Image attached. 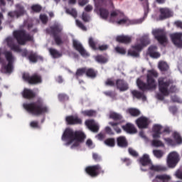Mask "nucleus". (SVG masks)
Returning a JSON list of instances; mask_svg holds the SVG:
<instances>
[{"label":"nucleus","instance_id":"f257e3e1","mask_svg":"<svg viewBox=\"0 0 182 182\" xmlns=\"http://www.w3.org/2000/svg\"><path fill=\"white\" fill-rule=\"evenodd\" d=\"M23 108L33 116H42L49 112V108L45 105L43 99L38 97L36 102L24 103Z\"/></svg>","mask_w":182,"mask_h":182},{"label":"nucleus","instance_id":"f03ea898","mask_svg":"<svg viewBox=\"0 0 182 182\" xmlns=\"http://www.w3.org/2000/svg\"><path fill=\"white\" fill-rule=\"evenodd\" d=\"M159 77V73L154 70H148L146 75V83L141 79L138 78L136 80V85L141 92H146V90H154L157 87V82L156 79Z\"/></svg>","mask_w":182,"mask_h":182},{"label":"nucleus","instance_id":"7ed1b4c3","mask_svg":"<svg viewBox=\"0 0 182 182\" xmlns=\"http://www.w3.org/2000/svg\"><path fill=\"white\" fill-rule=\"evenodd\" d=\"M174 81L171 78L167 77H160L158 79V86L160 93L164 96H168L170 93H176L177 87L174 85Z\"/></svg>","mask_w":182,"mask_h":182},{"label":"nucleus","instance_id":"20e7f679","mask_svg":"<svg viewBox=\"0 0 182 182\" xmlns=\"http://www.w3.org/2000/svg\"><path fill=\"white\" fill-rule=\"evenodd\" d=\"M14 38L18 45H26L27 42H34L33 36L26 33L25 30H16L13 33Z\"/></svg>","mask_w":182,"mask_h":182},{"label":"nucleus","instance_id":"39448f33","mask_svg":"<svg viewBox=\"0 0 182 182\" xmlns=\"http://www.w3.org/2000/svg\"><path fill=\"white\" fill-rule=\"evenodd\" d=\"M63 31V27L59 23H55L53 26H51L49 28L46 29L47 33L52 35L56 45L58 46L63 43L62 38H60V33Z\"/></svg>","mask_w":182,"mask_h":182},{"label":"nucleus","instance_id":"423d86ee","mask_svg":"<svg viewBox=\"0 0 182 182\" xmlns=\"http://www.w3.org/2000/svg\"><path fill=\"white\" fill-rule=\"evenodd\" d=\"M7 43V46L10 48L11 50H14V52H17V53H21L23 58H26L28 55H29V52L26 49H21V48L15 43V39L11 37H9L6 39Z\"/></svg>","mask_w":182,"mask_h":182},{"label":"nucleus","instance_id":"0eeeda50","mask_svg":"<svg viewBox=\"0 0 182 182\" xmlns=\"http://www.w3.org/2000/svg\"><path fill=\"white\" fill-rule=\"evenodd\" d=\"M3 55H4L8 62L7 65H3V70H4L6 73H12L14 69V54H12L11 51L5 50L3 52Z\"/></svg>","mask_w":182,"mask_h":182},{"label":"nucleus","instance_id":"6e6552de","mask_svg":"<svg viewBox=\"0 0 182 182\" xmlns=\"http://www.w3.org/2000/svg\"><path fill=\"white\" fill-rule=\"evenodd\" d=\"M24 82H28L29 85H39L42 83V77L38 73L30 75L28 73H24L22 75Z\"/></svg>","mask_w":182,"mask_h":182},{"label":"nucleus","instance_id":"1a4fd4ad","mask_svg":"<svg viewBox=\"0 0 182 182\" xmlns=\"http://www.w3.org/2000/svg\"><path fill=\"white\" fill-rule=\"evenodd\" d=\"M85 173L90 177H97L99 174H105V170L99 164L89 166L85 168Z\"/></svg>","mask_w":182,"mask_h":182},{"label":"nucleus","instance_id":"9d476101","mask_svg":"<svg viewBox=\"0 0 182 182\" xmlns=\"http://www.w3.org/2000/svg\"><path fill=\"white\" fill-rule=\"evenodd\" d=\"M152 35L161 45H164V43H167V34L166 33V31L164 29H154L152 31Z\"/></svg>","mask_w":182,"mask_h":182},{"label":"nucleus","instance_id":"9b49d317","mask_svg":"<svg viewBox=\"0 0 182 182\" xmlns=\"http://www.w3.org/2000/svg\"><path fill=\"white\" fill-rule=\"evenodd\" d=\"M111 18H119V19L116 21L117 25H129L130 19L124 16V14L117 10H114L110 14Z\"/></svg>","mask_w":182,"mask_h":182},{"label":"nucleus","instance_id":"f8f14e48","mask_svg":"<svg viewBox=\"0 0 182 182\" xmlns=\"http://www.w3.org/2000/svg\"><path fill=\"white\" fill-rule=\"evenodd\" d=\"M180 161L178 154L176 151H172L168 155L167 165L169 168H174Z\"/></svg>","mask_w":182,"mask_h":182},{"label":"nucleus","instance_id":"ddd939ff","mask_svg":"<svg viewBox=\"0 0 182 182\" xmlns=\"http://www.w3.org/2000/svg\"><path fill=\"white\" fill-rule=\"evenodd\" d=\"M75 139V131L70 128H66L64 131L62 140L66 141V146H69L73 143Z\"/></svg>","mask_w":182,"mask_h":182},{"label":"nucleus","instance_id":"4468645a","mask_svg":"<svg viewBox=\"0 0 182 182\" xmlns=\"http://www.w3.org/2000/svg\"><path fill=\"white\" fill-rule=\"evenodd\" d=\"M174 140L171 139V138H164V141L168 146H176V144H182V138L181 135L177 132H175L172 134Z\"/></svg>","mask_w":182,"mask_h":182},{"label":"nucleus","instance_id":"2eb2a0df","mask_svg":"<svg viewBox=\"0 0 182 182\" xmlns=\"http://www.w3.org/2000/svg\"><path fill=\"white\" fill-rule=\"evenodd\" d=\"M170 38L176 48L182 49V32L172 33L170 35Z\"/></svg>","mask_w":182,"mask_h":182},{"label":"nucleus","instance_id":"dca6fc26","mask_svg":"<svg viewBox=\"0 0 182 182\" xmlns=\"http://www.w3.org/2000/svg\"><path fill=\"white\" fill-rule=\"evenodd\" d=\"M65 122L69 126L80 125L82 124L83 121L77 116L69 115L65 117Z\"/></svg>","mask_w":182,"mask_h":182},{"label":"nucleus","instance_id":"f3484780","mask_svg":"<svg viewBox=\"0 0 182 182\" xmlns=\"http://www.w3.org/2000/svg\"><path fill=\"white\" fill-rule=\"evenodd\" d=\"M136 124L139 129H147L150 124V121L146 117H140L136 120Z\"/></svg>","mask_w":182,"mask_h":182},{"label":"nucleus","instance_id":"a211bd4d","mask_svg":"<svg viewBox=\"0 0 182 182\" xmlns=\"http://www.w3.org/2000/svg\"><path fill=\"white\" fill-rule=\"evenodd\" d=\"M73 46L74 49L79 52V53L81 55V56H89V54L87 52H86V50L83 48V46L79 41L77 40L73 41Z\"/></svg>","mask_w":182,"mask_h":182},{"label":"nucleus","instance_id":"6ab92c4d","mask_svg":"<svg viewBox=\"0 0 182 182\" xmlns=\"http://www.w3.org/2000/svg\"><path fill=\"white\" fill-rule=\"evenodd\" d=\"M160 15H159V21H164V19H167V18H171L173 16V11L168 8H161L159 9Z\"/></svg>","mask_w":182,"mask_h":182},{"label":"nucleus","instance_id":"aec40b11","mask_svg":"<svg viewBox=\"0 0 182 182\" xmlns=\"http://www.w3.org/2000/svg\"><path fill=\"white\" fill-rule=\"evenodd\" d=\"M85 124L93 133H97L99 132V125L95 123V119H87L85 122Z\"/></svg>","mask_w":182,"mask_h":182},{"label":"nucleus","instance_id":"412c9836","mask_svg":"<svg viewBox=\"0 0 182 182\" xmlns=\"http://www.w3.org/2000/svg\"><path fill=\"white\" fill-rule=\"evenodd\" d=\"M117 89H119L120 92H126L129 90V84L124 81V80L118 79L116 80Z\"/></svg>","mask_w":182,"mask_h":182},{"label":"nucleus","instance_id":"4be33fe9","mask_svg":"<svg viewBox=\"0 0 182 182\" xmlns=\"http://www.w3.org/2000/svg\"><path fill=\"white\" fill-rule=\"evenodd\" d=\"M121 127L124 132H126V133H129V134L137 133V129L134 127V124L130 122H127L125 125L121 126Z\"/></svg>","mask_w":182,"mask_h":182},{"label":"nucleus","instance_id":"5701e85b","mask_svg":"<svg viewBox=\"0 0 182 182\" xmlns=\"http://www.w3.org/2000/svg\"><path fill=\"white\" fill-rule=\"evenodd\" d=\"M22 96L24 99H35L36 97V93L33 90L28 88H25L22 92Z\"/></svg>","mask_w":182,"mask_h":182},{"label":"nucleus","instance_id":"b1692460","mask_svg":"<svg viewBox=\"0 0 182 182\" xmlns=\"http://www.w3.org/2000/svg\"><path fill=\"white\" fill-rule=\"evenodd\" d=\"M117 42L119 43H124V45H129L132 43V37L129 36H117L116 38Z\"/></svg>","mask_w":182,"mask_h":182},{"label":"nucleus","instance_id":"393cba45","mask_svg":"<svg viewBox=\"0 0 182 182\" xmlns=\"http://www.w3.org/2000/svg\"><path fill=\"white\" fill-rule=\"evenodd\" d=\"M86 139V134L82 131H75L74 134V141H79L80 143H83Z\"/></svg>","mask_w":182,"mask_h":182},{"label":"nucleus","instance_id":"a878e982","mask_svg":"<svg viewBox=\"0 0 182 182\" xmlns=\"http://www.w3.org/2000/svg\"><path fill=\"white\" fill-rule=\"evenodd\" d=\"M109 119L114 120V123H123V116L117 112H111L109 114Z\"/></svg>","mask_w":182,"mask_h":182},{"label":"nucleus","instance_id":"bb28decb","mask_svg":"<svg viewBox=\"0 0 182 182\" xmlns=\"http://www.w3.org/2000/svg\"><path fill=\"white\" fill-rule=\"evenodd\" d=\"M131 93L133 97L135 99H138L139 100L141 99L143 102H146V100H147V97L144 95V92H141L139 90H134L131 92Z\"/></svg>","mask_w":182,"mask_h":182},{"label":"nucleus","instance_id":"cd10ccee","mask_svg":"<svg viewBox=\"0 0 182 182\" xmlns=\"http://www.w3.org/2000/svg\"><path fill=\"white\" fill-rule=\"evenodd\" d=\"M117 144L118 147L126 149V147L129 146V142L127 141L126 136H121L117 138Z\"/></svg>","mask_w":182,"mask_h":182},{"label":"nucleus","instance_id":"c85d7f7f","mask_svg":"<svg viewBox=\"0 0 182 182\" xmlns=\"http://www.w3.org/2000/svg\"><path fill=\"white\" fill-rule=\"evenodd\" d=\"M171 176L167 174L157 175L154 180V182H170Z\"/></svg>","mask_w":182,"mask_h":182},{"label":"nucleus","instance_id":"c756f323","mask_svg":"<svg viewBox=\"0 0 182 182\" xmlns=\"http://www.w3.org/2000/svg\"><path fill=\"white\" fill-rule=\"evenodd\" d=\"M149 169L151 170V171H157L158 173H160L167 171L168 168L164 165H151L149 167Z\"/></svg>","mask_w":182,"mask_h":182},{"label":"nucleus","instance_id":"7c9ffc66","mask_svg":"<svg viewBox=\"0 0 182 182\" xmlns=\"http://www.w3.org/2000/svg\"><path fill=\"white\" fill-rule=\"evenodd\" d=\"M157 50V46H151L148 49V53L151 58H160V53L156 52Z\"/></svg>","mask_w":182,"mask_h":182},{"label":"nucleus","instance_id":"2f4dec72","mask_svg":"<svg viewBox=\"0 0 182 182\" xmlns=\"http://www.w3.org/2000/svg\"><path fill=\"white\" fill-rule=\"evenodd\" d=\"M122 122H109V125L112 126V127L113 128V129L114 130V132H116V133H117L118 134L122 133V129L120 127H122Z\"/></svg>","mask_w":182,"mask_h":182},{"label":"nucleus","instance_id":"473e14b6","mask_svg":"<svg viewBox=\"0 0 182 182\" xmlns=\"http://www.w3.org/2000/svg\"><path fill=\"white\" fill-rule=\"evenodd\" d=\"M139 163L144 166H149V164H151V159H150V156L148 154H145L139 159Z\"/></svg>","mask_w":182,"mask_h":182},{"label":"nucleus","instance_id":"72a5a7b5","mask_svg":"<svg viewBox=\"0 0 182 182\" xmlns=\"http://www.w3.org/2000/svg\"><path fill=\"white\" fill-rule=\"evenodd\" d=\"M85 75L87 77L90 79H95L97 76V71L93 68H85Z\"/></svg>","mask_w":182,"mask_h":182},{"label":"nucleus","instance_id":"f704fd0d","mask_svg":"<svg viewBox=\"0 0 182 182\" xmlns=\"http://www.w3.org/2000/svg\"><path fill=\"white\" fill-rule=\"evenodd\" d=\"M48 52L53 59H59V58H62V53L55 48H50Z\"/></svg>","mask_w":182,"mask_h":182},{"label":"nucleus","instance_id":"c9c22d12","mask_svg":"<svg viewBox=\"0 0 182 182\" xmlns=\"http://www.w3.org/2000/svg\"><path fill=\"white\" fill-rule=\"evenodd\" d=\"M16 11L18 14V16H23L25 14H26V10H25V7L21 4H16Z\"/></svg>","mask_w":182,"mask_h":182},{"label":"nucleus","instance_id":"e433bc0d","mask_svg":"<svg viewBox=\"0 0 182 182\" xmlns=\"http://www.w3.org/2000/svg\"><path fill=\"white\" fill-rule=\"evenodd\" d=\"M28 59L30 60V62H32L33 63H36L38 62V59H43L41 56L38 55L36 53H31L29 54Z\"/></svg>","mask_w":182,"mask_h":182},{"label":"nucleus","instance_id":"4c0bfd02","mask_svg":"<svg viewBox=\"0 0 182 182\" xmlns=\"http://www.w3.org/2000/svg\"><path fill=\"white\" fill-rule=\"evenodd\" d=\"M127 112L132 117H137V116H140V110L136 108H129L127 110Z\"/></svg>","mask_w":182,"mask_h":182},{"label":"nucleus","instance_id":"58836bf2","mask_svg":"<svg viewBox=\"0 0 182 182\" xmlns=\"http://www.w3.org/2000/svg\"><path fill=\"white\" fill-rule=\"evenodd\" d=\"M99 12H100V16L102 19H107V18H109V10L105 8H100L99 9Z\"/></svg>","mask_w":182,"mask_h":182},{"label":"nucleus","instance_id":"ea45409f","mask_svg":"<svg viewBox=\"0 0 182 182\" xmlns=\"http://www.w3.org/2000/svg\"><path fill=\"white\" fill-rule=\"evenodd\" d=\"M140 43L141 46L144 48V46H147V45H150V38L149 36H144L140 38Z\"/></svg>","mask_w":182,"mask_h":182},{"label":"nucleus","instance_id":"a19ab883","mask_svg":"<svg viewBox=\"0 0 182 182\" xmlns=\"http://www.w3.org/2000/svg\"><path fill=\"white\" fill-rule=\"evenodd\" d=\"M104 143L106 146H108V147H114L116 141L114 140V138H108L105 140Z\"/></svg>","mask_w":182,"mask_h":182},{"label":"nucleus","instance_id":"79ce46f5","mask_svg":"<svg viewBox=\"0 0 182 182\" xmlns=\"http://www.w3.org/2000/svg\"><path fill=\"white\" fill-rule=\"evenodd\" d=\"M83 75H86V68H78L75 73L76 78L79 79V77L83 76Z\"/></svg>","mask_w":182,"mask_h":182},{"label":"nucleus","instance_id":"37998d69","mask_svg":"<svg viewBox=\"0 0 182 182\" xmlns=\"http://www.w3.org/2000/svg\"><path fill=\"white\" fill-rule=\"evenodd\" d=\"M159 68L161 72H167V70L169 69L168 64L166 62H160L159 63Z\"/></svg>","mask_w":182,"mask_h":182},{"label":"nucleus","instance_id":"c03bdc74","mask_svg":"<svg viewBox=\"0 0 182 182\" xmlns=\"http://www.w3.org/2000/svg\"><path fill=\"white\" fill-rule=\"evenodd\" d=\"M82 113L84 116H87L88 117H93V116H96V111L93 109L85 110L82 111Z\"/></svg>","mask_w":182,"mask_h":182},{"label":"nucleus","instance_id":"a18cd8bd","mask_svg":"<svg viewBox=\"0 0 182 182\" xmlns=\"http://www.w3.org/2000/svg\"><path fill=\"white\" fill-rule=\"evenodd\" d=\"M153 154L156 159H161L164 156V152L161 150L154 149L153 150Z\"/></svg>","mask_w":182,"mask_h":182},{"label":"nucleus","instance_id":"49530a36","mask_svg":"<svg viewBox=\"0 0 182 182\" xmlns=\"http://www.w3.org/2000/svg\"><path fill=\"white\" fill-rule=\"evenodd\" d=\"M151 145L154 147H164V144L159 139H154L151 141Z\"/></svg>","mask_w":182,"mask_h":182},{"label":"nucleus","instance_id":"de8ad7c7","mask_svg":"<svg viewBox=\"0 0 182 182\" xmlns=\"http://www.w3.org/2000/svg\"><path fill=\"white\" fill-rule=\"evenodd\" d=\"M95 60L97 62H98V63H107V58L100 55H97L95 58Z\"/></svg>","mask_w":182,"mask_h":182},{"label":"nucleus","instance_id":"09e8293b","mask_svg":"<svg viewBox=\"0 0 182 182\" xmlns=\"http://www.w3.org/2000/svg\"><path fill=\"white\" fill-rule=\"evenodd\" d=\"M66 14L68 15H71L73 18H76L77 16V11L75 9H66L65 10Z\"/></svg>","mask_w":182,"mask_h":182},{"label":"nucleus","instance_id":"8fccbe9b","mask_svg":"<svg viewBox=\"0 0 182 182\" xmlns=\"http://www.w3.org/2000/svg\"><path fill=\"white\" fill-rule=\"evenodd\" d=\"M31 11H33V12H36V14H39V12L42 11V6L39 4H33L31 6Z\"/></svg>","mask_w":182,"mask_h":182},{"label":"nucleus","instance_id":"3c124183","mask_svg":"<svg viewBox=\"0 0 182 182\" xmlns=\"http://www.w3.org/2000/svg\"><path fill=\"white\" fill-rule=\"evenodd\" d=\"M88 43L92 49H93V50H97V48L96 47V42L95 41L93 38L90 37L89 38Z\"/></svg>","mask_w":182,"mask_h":182},{"label":"nucleus","instance_id":"603ef678","mask_svg":"<svg viewBox=\"0 0 182 182\" xmlns=\"http://www.w3.org/2000/svg\"><path fill=\"white\" fill-rule=\"evenodd\" d=\"M161 129H163V127L160 124H155L153 127L152 132L153 133H162Z\"/></svg>","mask_w":182,"mask_h":182},{"label":"nucleus","instance_id":"864d4df0","mask_svg":"<svg viewBox=\"0 0 182 182\" xmlns=\"http://www.w3.org/2000/svg\"><path fill=\"white\" fill-rule=\"evenodd\" d=\"M8 16H9V18H11L12 19H14V18H16L17 19L18 18H21V16L18 14L16 10L9 11L8 13Z\"/></svg>","mask_w":182,"mask_h":182},{"label":"nucleus","instance_id":"5fc2aeb1","mask_svg":"<svg viewBox=\"0 0 182 182\" xmlns=\"http://www.w3.org/2000/svg\"><path fill=\"white\" fill-rule=\"evenodd\" d=\"M58 99L60 102H65V100H69V96L64 93H60L58 95Z\"/></svg>","mask_w":182,"mask_h":182},{"label":"nucleus","instance_id":"6e6d98bb","mask_svg":"<svg viewBox=\"0 0 182 182\" xmlns=\"http://www.w3.org/2000/svg\"><path fill=\"white\" fill-rule=\"evenodd\" d=\"M115 50L117 53L119 55H126V49L123 47H116Z\"/></svg>","mask_w":182,"mask_h":182},{"label":"nucleus","instance_id":"4d7b16f0","mask_svg":"<svg viewBox=\"0 0 182 182\" xmlns=\"http://www.w3.org/2000/svg\"><path fill=\"white\" fill-rule=\"evenodd\" d=\"M76 25L77 26H78V28L82 29V31H87V28H86V26H85V24L80 21L76 20Z\"/></svg>","mask_w":182,"mask_h":182},{"label":"nucleus","instance_id":"13d9d810","mask_svg":"<svg viewBox=\"0 0 182 182\" xmlns=\"http://www.w3.org/2000/svg\"><path fill=\"white\" fill-rule=\"evenodd\" d=\"M6 2L10 5H14V0H0V6H6Z\"/></svg>","mask_w":182,"mask_h":182},{"label":"nucleus","instance_id":"bf43d9fd","mask_svg":"<svg viewBox=\"0 0 182 182\" xmlns=\"http://www.w3.org/2000/svg\"><path fill=\"white\" fill-rule=\"evenodd\" d=\"M82 19L84 22H90V16L87 14L86 12H83L82 15Z\"/></svg>","mask_w":182,"mask_h":182},{"label":"nucleus","instance_id":"052dcab7","mask_svg":"<svg viewBox=\"0 0 182 182\" xmlns=\"http://www.w3.org/2000/svg\"><path fill=\"white\" fill-rule=\"evenodd\" d=\"M129 154L130 156H132V157H138L139 153L136 151V150L133 149V148H129L128 149Z\"/></svg>","mask_w":182,"mask_h":182},{"label":"nucleus","instance_id":"680f3d73","mask_svg":"<svg viewBox=\"0 0 182 182\" xmlns=\"http://www.w3.org/2000/svg\"><path fill=\"white\" fill-rule=\"evenodd\" d=\"M143 48H144V47L142 46L141 43L132 46V49H134V50H136L138 53L141 52V50L143 49Z\"/></svg>","mask_w":182,"mask_h":182},{"label":"nucleus","instance_id":"e2e57ef3","mask_svg":"<svg viewBox=\"0 0 182 182\" xmlns=\"http://www.w3.org/2000/svg\"><path fill=\"white\" fill-rule=\"evenodd\" d=\"M128 55H130V56H133V58H139L140 56V54L139 53V51L135 50H129Z\"/></svg>","mask_w":182,"mask_h":182},{"label":"nucleus","instance_id":"0e129e2a","mask_svg":"<svg viewBox=\"0 0 182 182\" xmlns=\"http://www.w3.org/2000/svg\"><path fill=\"white\" fill-rule=\"evenodd\" d=\"M30 126L33 129H41V126H39V122H38V121H32L30 123Z\"/></svg>","mask_w":182,"mask_h":182},{"label":"nucleus","instance_id":"69168bd1","mask_svg":"<svg viewBox=\"0 0 182 182\" xmlns=\"http://www.w3.org/2000/svg\"><path fill=\"white\" fill-rule=\"evenodd\" d=\"M115 85L114 82L112 80V79L108 78L105 81V86H110L111 87H113Z\"/></svg>","mask_w":182,"mask_h":182},{"label":"nucleus","instance_id":"338daca9","mask_svg":"<svg viewBox=\"0 0 182 182\" xmlns=\"http://www.w3.org/2000/svg\"><path fill=\"white\" fill-rule=\"evenodd\" d=\"M92 159L95 161H102V156L96 153L92 154Z\"/></svg>","mask_w":182,"mask_h":182},{"label":"nucleus","instance_id":"774afa93","mask_svg":"<svg viewBox=\"0 0 182 182\" xmlns=\"http://www.w3.org/2000/svg\"><path fill=\"white\" fill-rule=\"evenodd\" d=\"M40 19L43 23H48V16L46 15H40Z\"/></svg>","mask_w":182,"mask_h":182}]
</instances>
